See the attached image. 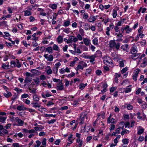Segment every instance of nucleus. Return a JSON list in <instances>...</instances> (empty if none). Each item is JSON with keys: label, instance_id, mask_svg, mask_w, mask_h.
I'll return each mask as SVG.
<instances>
[{"label": "nucleus", "instance_id": "f257e3e1", "mask_svg": "<svg viewBox=\"0 0 147 147\" xmlns=\"http://www.w3.org/2000/svg\"><path fill=\"white\" fill-rule=\"evenodd\" d=\"M130 52L132 54L131 57L133 59H137L140 56L139 53H137V48L136 46H134L131 48Z\"/></svg>", "mask_w": 147, "mask_h": 147}, {"label": "nucleus", "instance_id": "f03ea898", "mask_svg": "<svg viewBox=\"0 0 147 147\" xmlns=\"http://www.w3.org/2000/svg\"><path fill=\"white\" fill-rule=\"evenodd\" d=\"M103 59L104 63L105 64L111 67L114 66V64L112 62V60L109 57L107 56H105Z\"/></svg>", "mask_w": 147, "mask_h": 147}, {"label": "nucleus", "instance_id": "7ed1b4c3", "mask_svg": "<svg viewBox=\"0 0 147 147\" xmlns=\"http://www.w3.org/2000/svg\"><path fill=\"white\" fill-rule=\"evenodd\" d=\"M87 119V115L84 113H81V116H80V124H83L84 122L85 119Z\"/></svg>", "mask_w": 147, "mask_h": 147}, {"label": "nucleus", "instance_id": "20e7f679", "mask_svg": "<svg viewBox=\"0 0 147 147\" xmlns=\"http://www.w3.org/2000/svg\"><path fill=\"white\" fill-rule=\"evenodd\" d=\"M114 26L113 23L109 25V27H107L106 28V34L109 36L110 35L109 31L112 30L114 28Z\"/></svg>", "mask_w": 147, "mask_h": 147}, {"label": "nucleus", "instance_id": "39448f33", "mask_svg": "<svg viewBox=\"0 0 147 147\" xmlns=\"http://www.w3.org/2000/svg\"><path fill=\"white\" fill-rule=\"evenodd\" d=\"M140 71V70L138 69L135 71L134 74L133 76V79L134 81H136L137 80V77Z\"/></svg>", "mask_w": 147, "mask_h": 147}, {"label": "nucleus", "instance_id": "423d86ee", "mask_svg": "<svg viewBox=\"0 0 147 147\" xmlns=\"http://www.w3.org/2000/svg\"><path fill=\"white\" fill-rule=\"evenodd\" d=\"M57 89L59 90H63L64 88V86L61 81L57 85Z\"/></svg>", "mask_w": 147, "mask_h": 147}, {"label": "nucleus", "instance_id": "0eeeda50", "mask_svg": "<svg viewBox=\"0 0 147 147\" xmlns=\"http://www.w3.org/2000/svg\"><path fill=\"white\" fill-rule=\"evenodd\" d=\"M115 35H117V38L116 40L117 41L121 42L122 40L121 37L123 36V35L122 33H120V32H119L118 33H116Z\"/></svg>", "mask_w": 147, "mask_h": 147}, {"label": "nucleus", "instance_id": "6e6552de", "mask_svg": "<svg viewBox=\"0 0 147 147\" xmlns=\"http://www.w3.org/2000/svg\"><path fill=\"white\" fill-rule=\"evenodd\" d=\"M98 16H90L88 20L90 22H94V21L96 20L97 17Z\"/></svg>", "mask_w": 147, "mask_h": 147}, {"label": "nucleus", "instance_id": "1a4fd4ad", "mask_svg": "<svg viewBox=\"0 0 147 147\" xmlns=\"http://www.w3.org/2000/svg\"><path fill=\"white\" fill-rule=\"evenodd\" d=\"M119 9V7H116L115 9H114L112 11V16L114 18H116L117 15V11Z\"/></svg>", "mask_w": 147, "mask_h": 147}, {"label": "nucleus", "instance_id": "9d476101", "mask_svg": "<svg viewBox=\"0 0 147 147\" xmlns=\"http://www.w3.org/2000/svg\"><path fill=\"white\" fill-rule=\"evenodd\" d=\"M138 129L137 132V134L140 135L142 134L144 132V128H142L141 126H139L137 128Z\"/></svg>", "mask_w": 147, "mask_h": 147}, {"label": "nucleus", "instance_id": "9b49d317", "mask_svg": "<svg viewBox=\"0 0 147 147\" xmlns=\"http://www.w3.org/2000/svg\"><path fill=\"white\" fill-rule=\"evenodd\" d=\"M111 114L109 116V117H108L107 119V122L109 123H114L115 121V120L113 118H111Z\"/></svg>", "mask_w": 147, "mask_h": 147}, {"label": "nucleus", "instance_id": "f8f14e48", "mask_svg": "<svg viewBox=\"0 0 147 147\" xmlns=\"http://www.w3.org/2000/svg\"><path fill=\"white\" fill-rule=\"evenodd\" d=\"M131 85H129L126 88H124L123 92H125L126 93H127L131 92Z\"/></svg>", "mask_w": 147, "mask_h": 147}, {"label": "nucleus", "instance_id": "ddd939ff", "mask_svg": "<svg viewBox=\"0 0 147 147\" xmlns=\"http://www.w3.org/2000/svg\"><path fill=\"white\" fill-rule=\"evenodd\" d=\"M16 122H18L17 125L18 126H22L24 123V122L21 119H19L18 117V118Z\"/></svg>", "mask_w": 147, "mask_h": 147}, {"label": "nucleus", "instance_id": "4468645a", "mask_svg": "<svg viewBox=\"0 0 147 147\" xmlns=\"http://www.w3.org/2000/svg\"><path fill=\"white\" fill-rule=\"evenodd\" d=\"M31 71L34 74V75L38 76L41 74V72L40 71L34 69H31Z\"/></svg>", "mask_w": 147, "mask_h": 147}, {"label": "nucleus", "instance_id": "2eb2a0df", "mask_svg": "<svg viewBox=\"0 0 147 147\" xmlns=\"http://www.w3.org/2000/svg\"><path fill=\"white\" fill-rule=\"evenodd\" d=\"M83 42L86 45L88 46L90 42V40L88 38H84L83 39Z\"/></svg>", "mask_w": 147, "mask_h": 147}, {"label": "nucleus", "instance_id": "dca6fc26", "mask_svg": "<svg viewBox=\"0 0 147 147\" xmlns=\"http://www.w3.org/2000/svg\"><path fill=\"white\" fill-rule=\"evenodd\" d=\"M69 38L72 42H76L78 40L77 38H76V37L74 36H69Z\"/></svg>", "mask_w": 147, "mask_h": 147}, {"label": "nucleus", "instance_id": "f3484780", "mask_svg": "<svg viewBox=\"0 0 147 147\" xmlns=\"http://www.w3.org/2000/svg\"><path fill=\"white\" fill-rule=\"evenodd\" d=\"M116 44L115 40H111L109 42V45L111 48H113L115 47Z\"/></svg>", "mask_w": 147, "mask_h": 147}, {"label": "nucleus", "instance_id": "a211bd4d", "mask_svg": "<svg viewBox=\"0 0 147 147\" xmlns=\"http://www.w3.org/2000/svg\"><path fill=\"white\" fill-rule=\"evenodd\" d=\"M125 30L126 31V32L127 34H128L131 32L132 30L131 28H130L129 26L128 25H127L125 27Z\"/></svg>", "mask_w": 147, "mask_h": 147}, {"label": "nucleus", "instance_id": "6ab92c4d", "mask_svg": "<svg viewBox=\"0 0 147 147\" xmlns=\"http://www.w3.org/2000/svg\"><path fill=\"white\" fill-rule=\"evenodd\" d=\"M63 40V37L61 36H59L57 39V41L59 44L62 43Z\"/></svg>", "mask_w": 147, "mask_h": 147}, {"label": "nucleus", "instance_id": "aec40b11", "mask_svg": "<svg viewBox=\"0 0 147 147\" xmlns=\"http://www.w3.org/2000/svg\"><path fill=\"white\" fill-rule=\"evenodd\" d=\"M46 68L47 69L46 72L47 74L49 75L51 74L52 73V71L51 69V67L49 66H47Z\"/></svg>", "mask_w": 147, "mask_h": 147}, {"label": "nucleus", "instance_id": "412c9836", "mask_svg": "<svg viewBox=\"0 0 147 147\" xmlns=\"http://www.w3.org/2000/svg\"><path fill=\"white\" fill-rule=\"evenodd\" d=\"M35 130L36 131H41L44 129V127L41 125H38L37 127H34Z\"/></svg>", "mask_w": 147, "mask_h": 147}, {"label": "nucleus", "instance_id": "4be33fe9", "mask_svg": "<svg viewBox=\"0 0 147 147\" xmlns=\"http://www.w3.org/2000/svg\"><path fill=\"white\" fill-rule=\"evenodd\" d=\"M3 94L4 96L7 98L9 97L12 95L11 93L8 91H7L6 93H4Z\"/></svg>", "mask_w": 147, "mask_h": 147}, {"label": "nucleus", "instance_id": "5701e85b", "mask_svg": "<svg viewBox=\"0 0 147 147\" xmlns=\"http://www.w3.org/2000/svg\"><path fill=\"white\" fill-rule=\"evenodd\" d=\"M31 104L33 105V107L35 108H39L40 107V105L37 102H32Z\"/></svg>", "mask_w": 147, "mask_h": 147}, {"label": "nucleus", "instance_id": "b1692460", "mask_svg": "<svg viewBox=\"0 0 147 147\" xmlns=\"http://www.w3.org/2000/svg\"><path fill=\"white\" fill-rule=\"evenodd\" d=\"M96 57V55L94 54L91 56L90 59V63H93L95 60V59Z\"/></svg>", "mask_w": 147, "mask_h": 147}, {"label": "nucleus", "instance_id": "393cba45", "mask_svg": "<svg viewBox=\"0 0 147 147\" xmlns=\"http://www.w3.org/2000/svg\"><path fill=\"white\" fill-rule=\"evenodd\" d=\"M51 95L48 92H47L46 94H45L44 93H42V97L45 98H46L47 97H49Z\"/></svg>", "mask_w": 147, "mask_h": 147}, {"label": "nucleus", "instance_id": "a878e982", "mask_svg": "<svg viewBox=\"0 0 147 147\" xmlns=\"http://www.w3.org/2000/svg\"><path fill=\"white\" fill-rule=\"evenodd\" d=\"M90 25L88 23H85L84 26V29L85 30H88L90 29Z\"/></svg>", "mask_w": 147, "mask_h": 147}, {"label": "nucleus", "instance_id": "bb28decb", "mask_svg": "<svg viewBox=\"0 0 147 147\" xmlns=\"http://www.w3.org/2000/svg\"><path fill=\"white\" fill-rule=\"evenodd\" d=\"M49 6L53 9H56L57 7V5L55 4H50L49 5Z\"/></svg>", "mask_w": 147, "mask_h": 147}, {"label": "nucleus", "instance_id": "cd10ccee", "mask_svg": "<svg viewBox=\"0 0 147 147\" xmlns=\"http://www.w3.org/2000/svg\"><path fill=\"white\" fill-rule=\"evenodd\" d=\"M18 117H15L13 116H10V120L12 122H16L17 121Z\"/></svg>", "mask_w": 147, "mask_h": 147}, {"label": "nucleus", "instance_id": "c85d7f7f", "mask_svg": "<svg viewBox=\"0 0 147 147\" xmlns=\"http://www.w3.org/2000/svg\"><path fill=\"white\" fill-rule=\"evenodd\" d=\"M123 131L121 132V134L122 136H123L125 134H127L129 133V131L126 129H122Z\"/></svg>", "mask_w": 147, "mask_h": 147}, {"label": "nucleus", "instance_id": "c756f323", "mask_svg": "<svg viewBox=\"0 0 147 147\" xmlns=\"http://www.w3.org/2000/svg\"><path fill=\"white\" fill-rule=\"evenodd\" d=\"M24 12V16H29L32 14L31 12L30 11L28 10L25 11Z\"/></svg>", "mask_w": 147, "mask_h": 147}, {"label": "nucleus", "instance_id": "7c9ffc66", "mask_svg": "<svg viewBox=\"0 0 147 147\" xmlns=\"http://www.w3.org/2000/svg\"><path fill=\"white\" fill-rule=\"evenodd\" d=\"M119 127L120 128H122V129H123V127H124L125 125V123L123 122H121L119 124Z\"/></svg>", "mask_w": 147, "mask_h": 147}, {"label": "nucleus", "instance_id": "2f4dec72", "mask_svg": "<svg viewBox=\"0 0 147 147\" xmlns=\"http://www.w3.org/2000/svg\"><path fill=\"white\" fill-rule=\"evenodd\" d=\"M17 109L19 111H21L26 110V109L23 106L19 105L17 107Z\"/></svg>", "mask_w": 147, "mask_h": 147}, {"label": "nucleus", "instance_id": "473e14b6", "mask_svg": "<svg viewBox=\"0 0 147 147\" xmlns=\"http://www.w3.org/2000/svg\"><path fill=\"white\" fill-rule=\"evenodd\" d=\"M91 71V69H90L88 68L86 69L85 74L87 76H88L90 74Z\"/></svg>", "mask_w": 147, "mask_h": 147}, {"label": "nucleus", "instance_id": "72a5a7b5", "mask_svg": "<svg viewBox=\"0 0 147 147\" xmlns=\"http://www.w3.org/2000/svg\"><path fill=\"white\" fill-rule=\"evenodd\" d=\"M31 80L28 77H26L24 80V82L26 83L31 82Z\"/></svg>", "mask_w": 147, "mask_h": 147}, {"label": "nucleus", "instance_id": "f704fd0d", "mask_svg": "<svg viewBox=\"0 0 147 147\" xmlns=\"http://www.w3.org/2000/svg\"><path fill=\"white\" fill-rule=\"evenodd\" d=\"M128 45L127 44H125L123 45L121 47V48L122 49L124 50H126L128 47Z\"/></svg>", "mask_w": 147, "mask_h": 147}, {"label": "nucleus", "instance_id": "c9c22d12", "mask_svg": "<svg viewBox=\"0 0 147 147\" xmlns=\"http://www.w3.org/2000/svg\"><path fill=\"white\" fill-rule=\"evenodd\" d=\"M122 142L124 144H128L129 143V140L127 138L123 139Z\"/></svg>", "mask_w": 147, "mask_h": 147}, {"label": "nucleus", "instance_id": "e433bc0d", "mask_svg": "<svg viewBox=\"0 0 147 147\" xmlns=\"http://www.w3.org/2000/svg\"><path fill=\"white\" fill-rule=\"evenodd\" d=\"M36 33H34L32 35V38L31 39L32 40H38V37H36Z\"/></svg>", "mask_w": 147, "mask_h": 147}, {"label": "nucleus", "instance_id": "4c0bfd02", "mask_svg": "<svg viewBox=\"0 0 147 147\" xmlns=\"http://www.w3.org/2000/svg\"><path fill=\"white\" fill-rule=\"evenodd\" d=\"M53 50L58 51L59 50V47L56 44H54L53 47Z\"/></svg>", "mask_w": 147, "mask_h": 147}, {"label": "nucleus", "instance_id": "58836bf2", "mask_svg": "<svg viewBox=\"0 0 147 147\" xmlns=\"http://www.w3.org/2000/svg\"><path fill=\"white\" fill-rule=\"evenodd\" d=\"M6 119V117L2 116H0V122L3 123Z\"/></svg>", "mask_w": 147, "mask_h": 147}, {"label": "nucleus", "instance_id": "ea45409f", "mask_svg": "<svg viewBox=\"0 0 147 147\" xmlns=\"http://www.w3.org/2000/svg\"><path fill=\"white\" fill-rule=\"evenodd\" d=\"M33 99L36 101H38L39 100V98L38 97L36 94H34L33 96Z\"/></svg>", "mask_w": 147, "mask_h": 147}, {"label": "nucleus", "instance_id": "a19ab883", "mask_svg": "<svg viewBox=\"0 0 147 147\" xmlns=\"http://www.w3.org/2000/svg\"><path fill=\"white\" fill-rule=\"evenodd\" d=\"M34 81L35 84L37 85H38L39 83L40 82L39 79L38 77L36 78L35 79H34Z\"/></svg>", "mask_w": 147, "mask_h": 147}, {"label": "nucleus", "instance_id": "79ce46f5", "mask_svg": "<svg viewBox=\"0 0 147 147\" xmlns=\"http://www.w3.org/2000/svg\"><path fill=\"white\" fill-rule=\"evenodd\" d=\"M80 64L82 65V66L83 67V68L84 67H86L87 66V65L86 63L83 61L80 62Z\"/></svg>", "mask_w": 147, "mask_h": 147}, {"label": "nucleus", "instance_id": "37998d69", "mask_svg": "<svg viewBox=\"0 0 147 147\" xmlns=\"http://www.w3.org/2000/svg\"><path fill=\"white\" fill-rule=\"evenodd\" d=\"M93 43L94 45H97L98 43V39L96 38H94L92 40Z\"/></svg>", "mask_w": 147, "mask_h": 147}, {"label": "nucleus", "instance_id": "c03bdc74", "mask_svg": "<svg viewBox=\"0 0 147 147\" xmlns=\"http://www.w3.org/2000/svg\"><path fill=\"white\" fill-rule=\"evenodd\" d=\"M37 40H33L32 42V45L33 47H35L37 46L38 43L36 42Z\"/></svg>", "mask_w": 147, "mask_h": 147}, {"label": "nucleus", "instance_id": "a18cd8bd", "mask_svg": "<svg viewBox=\"0 0 147 147\" xmlns=\"http://www.w3.org/2000/svg\"><path fill=\"white\" fill-rule=\"evenodd\" d=\"M119 66L120 67H124V61L123 60H121V61H120L119 62Z\"/></svg>", "mask_w": 147, "mask_h": 147}, {"label": "nucleus", "instance_id": "49530a36", "mask_svg": "<svg viewBox=\"0 0 147 147\" xmlns=\"http://www.w3.org/2000/svg\"><path fill=\"white\" fill-rule=\"evenodd\" d=\"M141 35L140 34H138L136 37L134 39H133V41H137L139 39L140 36Z\"/></svg>", "mask_w": 147, "mask_h": 147}, {"label": "nucleus", "instance_id": "de8ad7c7", "mask_svg": "<svg viewBox=\"0 0 147 147\" xmlns=\"http://www.w3.org/2000/svg\"><path fill=\"white\" fill-rule=\"evenodd\" d=\"M61 65V64L60 62H57L55 64L54 67L58 69Z\"/></svg>", "mask_w": 147, "mask_h": 147}, {"label": "nucleus", "instance_id": "09e8293b", "mask_svg": "<svg viewBox=\"0 0 147 147\" xmlns=\"http://www.w3.org/2000/svg\"><path fill=\"white\" fill-rule=\"evenodd\" d=\"M70 23L69 21H66L64 23L63 26L65 27L68 26L70 24Z\"/></svg>", "mask_w": 147, "mask_h": 147}, {"label": "nucleus", "instance_id": "8fccbe9b", "mask_svg": "<svg viewBox=\"0 0 147 147\" xmlns=\"http://www.w3.org/2000/svg\"><path fill=\"white\" fill-rule=\"evenodd\" d=\"M53 60V55H50L48 57L47 60L49 61H51Z\"/></svg>", "mask_w": 147, "mask_h": 147}, {"label": "nucleus", "instance_id": "3c124183", "mask_svg": "<svg viewBox=\"0 0 147 147\" xmlns=\"http://www.w3.org/2000/svg\"><path fill=\"white\" fill-rule=\"evenodd\" d=\"M46 50L49 53H51L53 51V49L51 47H49L47 48Z\"/></svg>", "mask_w": 147, "mask_h": 147}, {"label": "nucleus", "instance_id": "603ef678", "mask_svg": "<svg viewBox=\"0 0 147 147\" xmlns=\"http://www.w3.org/2000/svg\"><path fill=\"white\" fill-rule=\"evenodd\" d=\"M46 141L47 139L46 138H43L41 142L42 145H43L46 146L47 144Z\"/></svg>", "mask_w": 147, "mask_h": 147}, {"label": "nucleus", "instance_id": "864d4df0", "mask_svg": "<svg viewBox=\"0 0 147 147\" xmlns=\"http://www.w3.org/2000/svg\"><path fill=\"white\" fill-rule=\"evenodd\" d=\"M127 108L129 110H132L133 108L132 106L129 104L127 105Z\"/></svg>", "mask_w": 147, "mask_h": 147}, {"label": "nucleus", "instance_id": "5fc2aeb1", "mask_svg": "<svg viewBox=\"0 0 147 147\" xmlns=\"http://www.w3.org/2000/svg\"><path fill=\"white\" fill-rule=\"evenodd\" d=\"M143 28V27L142 26H141L140 27V28L138 30V32L139 33V34H140L141 35L142 33V31H141V30H142Z\"/></svg>", "mask_w": 147, "mask_h": 147}, {"label": "nucleus", "instance_id": "6e6d98bb", "mask_svg": "<svg viewBox=\"0 0 147 147\" xmlns=\"http://www.w3.org/2000/svg\"><path fill=\"white\" fill-rule=\"evenodd\" d=\"M11 64L12 66V67H15L16 66V62L13 61H11Z\"/></svg>", "mask_w": 147, "mask_h": 147}, {"label": "nucleus", "instance_id": "4d7b16f0", "mask_svg": "<svg viewBox=\"0 0 147 147\" xmlns=\"http://www.w3.org/2000/svg\"><path fill=\"white\" fill-rule=\"evenodd\" d=\"M23 101L25 103L28 105L30 104V101L29 100L27 99H26L25 100V101H24V100H23Z\"/></svg>", "mask_w": 147, "mask_h": 147}, {"label": "nucleus", "instance_id": "13d9d810", "mask_svg": "<svg viewBox=\"0 0 147 147\" xmlns=\"http://www.w3.org/2000/svg\"><path fill=\"white\" fill-rule=\"evenodd\" d=\"M96 73L97 75L100 76L101 75V74L102 73V72L100 70H97L96 71Z\"/></svg>", "mask_w": 147, "mask_h": 147}, {"label": "nucleus", "instance_id": "bf43d9fd", "mask_svg": "<svg viewBox=\"0 0 147 147\" xmlns=\"http://www.w3.org/2000/svg\"><path fill=\"white\" fill-rule=\"evenodd\" d=\"M127 70V67H126L124 68H123L121 71V73L123 74L126 72Z\"/></svg>", "mask_w": 147, "mask_h": 147}, {"label": "nucleus", "instance_id": "052dcab7", "mask_svg": "<svg viewBox=\"0 0 147 147\" xmlns=\"http://www.w3.org/2000/svg\"><path fill=\"white\" fill-rule=\"evenodd\" d=\"M115 126L114 125H111V127L109 128V130L110 131H112L115 128Z\"/></svg>", "mask_w": 147, "mask_h": 147}, {"label": "nucleus", "instance_id": "680f3d73", "mask_svg": "<svg viewBox=\"0 0 147 147\" xmlns=\"http://www.w3.org/2000/svg\"><path fill=\"white\" fill-rule=\"evenodd\" d=\"M56 121V120L55 119H51V120L48 121V123L49 124L53 123Z\"/></svg>", "mask_w": 147, "mask_h": 147}, {"label": "nucleus", "instance_id": "e2e57ef3", "mask_svg": "<svg viewBox=\"0 0 147 147\" xmlns=\"http://www.w3.org/2000/svg\"><path fill=\"white\" fill-rule=\"evenodd\" d=\"M83 69V67L81 65H80V63H79V64L78 65L77 67V70H78L80 69Z\"/></svg>", "mask_w": 147, "mask_h": 147}, {"label": "nucleus", "instance_id": "0e129e2a", "mask_svg": "<svg viewBox=\"0 0 147 147\" xmlns=\"http://www.w3.org/2000/svg\"><path fill=\"white\" fill-rule=\"evenodd\" d=\"M65 69L64 68H62L59 70V72L61 74H63L65 72Z\"/></svg>", "mask_w": 147, "mask_h": 147}, {"label": "nucleus", "instance_id": "69168bd1", "mask_svg": "<svg viewBox=\"0 0 147 147\" xmlns=\"http://www.w3.org/2000/svg\"><path fill=\"white\" fill-rule=\"evenodd\" d=\"M114 29L116 32H120V31L119 30V28L117 26H116L114 28Z\"/></svg>", "mask_w": 147, "mask_h": 147}, {"label": "nucleus", "instance_id": "338daca9", "mask_svg": "<svg viewBox=\"0 0 147 147\" xmlns=\"http://www.w3.org/2000/svg\"><path fill=\"white\" fill-rule=\"evenodd\" d=\"M40 79L41 80H45L46 79V77L44 75H41L40 76Z\"/></svg>", "mask_w": 147, "mask_h": 147}, {"label": "nucleus", "instance_id": "774afa93", "mask_svg": "<svg viewBox=\"0 0 147 147\" xmlns=\"http://www.w3.org/2000/svg\"><path fill=\"white\" fill-rule=\"evenodd\" d=\"M14 90L20 93L22 92V90L21 89H20L19 88H16L14 89Z\"/></svg>", "mask_w": 147, "mask_h": 147}]
</instances>
